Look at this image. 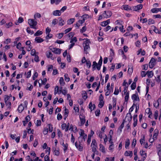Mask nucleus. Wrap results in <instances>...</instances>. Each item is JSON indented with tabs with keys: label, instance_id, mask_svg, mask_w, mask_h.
Segmentation results:
<instances>
[{
	"label": "nucleus",
	"instance_id": "obj_1",
	"mask_svg": "<svg viewBox=\"0 0 161 161\" xmlns=\"http://www.w3.org/2000/svg\"><path fill=\"white\" fill-rule=\"evenodd\" d=\"M90 43V41L88 39H86V41H85L83 43V47L85 52L86 54L88 53V51L90 49V47L89 46V44Z\"/></svg>",
	"mask_w": 161,
	"mask_h": 161
},
{
	"label": "nucleus",
	"instance_id": "obj_2",
	"mask_svg": "<svg viewBox=\"0 0 161 161\" xmlns=\"http://www.w3.org/2000/svg\"><path fill=\"white\" fill-rule=\"evenodd\" d=\"M28 23L31 28L35 29H37L36 25H37V22L33 19H29L28 20Z\"/></svg>",
	"mask_w": 161,
	"mask_h": 161
},
{
	"label": "nucleus",
	"instance_id": "obj_3",
	"mask_svg": "<svg viewBox=\"0 0 161 161\" xmlns=\"http://www.w3.org/2000/svg\"><path fill=\"white\" fill-rule=\"evenodd\" d=\"M103 18L107 19L110 18L112 15L111 11L110 10H105L103 13Z\"/></svg>",
	"mask_w": 161,
	"mask_h": 161
},
{
	"label": "nucleus",
	"instance_id": "obj_4",
	"mask_svg": "<svg viewBox=\"0 0 161 161\" xmlns=\"http://www.w3.org/2000/svg\"><path fill=\"white\" fill-rule=\"evenodd\" d=\"M156 60L152 58L149 63V66L150 68L152 69L155 65Z\"/></svg>",
	"mask_w": 161,
	"mask_h": 161
},
{
	"label": "nucleus",
	"instance_id": "obj_5",
	"mask_svg": "<svg viewBox=\"0 0 161 161\" xmlns=\"http://www.w3.org/2000/svg\"><path fill=\"white\" fill-rule=\"evenodd\" d=\"M49 49L51 50L52 52L54 53H55L59 54L61 53V49L56 48H50Z\"/></svg>",
	"mask_w": 161,
	"mask_h": 161
},
{
	"label": "nucleus",
	"instance_id": "obj_6",
	"mask_svg": "<svg viewBox=\"0 0 161 161\" xmlns=\"http://www.w3.org/2000/svg\"><path fill=\"white\" fill-rule=\"evenodd\" d=\"M80 125L82 126L84 125L85 122V117L84 115L80 114Z\"/></svg>",
	"mask_w": 161,
	"mask_h": 161
},
{
	"label": "nucleus",
	"instance_id": "obj_7",
	"mask_svg": "<svg viewBox=\"0 0 161 161\" xmlns=\"http://www.w3.org/2000/svg\"><path fill=\"white\" fill-rule=\"evenodd\" d=\"M80 142H79V143L78 144L77 142H76L75 145L76 147L80 151L82 150L83 145L80 143Z\"/></svg>",
	"mask_w": 161,
	"mask_h": 161
},
{
	"label": "nucleus",
	"instance_id": "obj_8",
	"mask_svg": "<svg viewBox=\"0 0 161 161\" xmlns=\"http://www.w3.org/2000/svg\"><path fill=\"white\" fill-rule=\"evenodd\" d=\"M132 99L134 101H139V99L137 93L133 94L131 97Z\"/></svg>",
	"mask_w": 161,
	"mask_h": 161
},
{
	"label": "nucleus",
	"instance_id": "obj_9",
	"mask_svg": "<svg viewBox=\"0 0 161 161\" xmlns=\"http://www.w3.org/2000/svg\"><path fill=\"white\" fill-rule=\"evenodd\" d=\"M143 7L142 5V4H139L136 6L133 7L134 10L135 11H137L141 9Z\"/></svg>",
	"mask_w": 161,
	"mask_h": 161
},
{
	"label": "nucleus",
	"instance_id": "obj_10",
	"mask_svg": "<svg viewBox=\"0 0 161 161\" xmlns=\"http://www.w3.org/2000/svg\"><path fill=\"white\" fill-rule=\"evenodd\" d=\"M103 62V59L102 58L101 56L100 57V59L98 61V65L97 67V69L99 70H100L101 67L102 63Z\"/></svg>",
	"mask_w": 161,
	"mask_h": 161
},
{
	"label": "nucleus",
	"instance_id": "obj_11",
	"mask_svg": "<svg viewBox=\"0 0 161 161\" xmlns=\"http://www.w3.org/2000/svg\"><path fill=\"white\" fill-rule=\"evenodd\" d=\"M151 12L153 13H157L159 12H161V8H154L152 9Z\"/></svg>",
	"mask_w": 161,
	"mask_h": 161
},
{
	"label": "nucleus",
	"instance_id": "obj_12",
	"mask_svg": "<svg viewBox=\"0 0 161 161\" xmlns=\"http://www.w3.org/2000/svg\"><path fill=\"white\" fill-rule=\"evenodd\" d=\"M46 55L47 58H50L51 59L53 60L54 58L53 57V54L50 51H47L46 53Z\"/></svg>",
	"mask_w": 161,
	"mask_h": 161
},
{
	"label": "nucleus",
	"instance_id": "obj_13",
	"mask_svg": "<svg viewBox=\"0 0 161 161\" xmlns=\"http://www.w3.org/2000/svg\"><path fill=\"white\" fill-rule=\"evenodd\" d=\"M140 154L143 157V160H144L147 157L146 153L143 150L140 151Z\"/></svg>",
	"mask_w": 161,
	"mask_h": 161
},
{
	"label": "nucleus",
	"instance_id": "obj_14",
	"mask_svg": "<svg viewBox=\"0 0 161 161\" xmlns=\"http://www.w3.org/2000/svg\"><path fill=\"white\" fill-rule=\"evenodd\" d=\"M53 14L54 16H59L61 15V12L59 10H56L53 12Z\"/></svg>",
	"mask_w": 161,
	"mask_h": 161
},
{
	"label": "nucleus",
	"instance_id": "obj_15",
	"mask_svg": "<svg viewBox=\"0 0 161 161\" xmlns=\"http://www.w3.org/2000/svg\"><path fill=\"white\" fill-rule=\"evenodd\" d=\"M6 105L7 106V110H10L11 109V103L9 101H5Z\"/></svg>",
	"mask_w": 161,
	"mask_h": 161
},
{
	"label": "nucleus",
	"instance_id": "obj_16",
	"mask_svg": "<svg viewBox=\"0 0 161 161\" xmlns=\"http://www.w3.org/2000/svg\"><path fill=\"white\" fill-rule=\"evenodd\" d=\"M87 136L86 135H84L82 136H80L78 138L79 142H82L83 140H84V141H85L86 139L87 138Z\"/></svg>",
	"mask_w": 161,
	"mask_h": 161
},
{
	"label": "nucleus",
	"instance_id": "obj_17",
	"mask_svg": "<svg viewBox=\"0 0 161 161\" xmlns=\"http://www.w3.org/2000/svg\"><path fill=\"white\" fill-rule=\"evenodd\" d=\"M132 119V116L130 113H127L125 117V119H127L128 121H130Z\"/></svg>",
	"mask_w": 161,
	"mask_h": 161
},
{
	"label": "nucleus",
	"instance_id": "obj_18",
	"mask_svg": "<svg viewBox=\"0 0 161 161\" xmlns=\"http://www.w3.org/2000/svg\"><path fill=\"white\" fill-rule=\"evenodd\" d=\"M122 8L127 11H129L131 10V7L127 5H123L122 6Z\"/></svg>",
	"mask_w": 161,
	"mask_h": 161
},
{
	"label": "nucleus",
	"instance_id": "obj_19",
	"mask_svg": "<svg viewBox=\"0 0 161 161\" xmlns=\"http://www.w3.org/2000/svg\"><path fill=\"white\" fill-rule=\"evenodd\" d=\"M133 155L132 152L131 151H126L125 152V156H129L130 157H131Z\"/></svg>",
	"mask_w": 161,
	"mask_h": 161
},
{
	"label": "nucleus",
	"instance_id": "obj_20",
	"mask_svg": "<svg viewBox=\"0 0 161 161\" xmlns=\"http://www.w3.org/2000/svg\"><path fill=\"white\" fill-rule=\"evenodd\" d=\"M35 41L37 43H40L43 42L44 41V40L40 37H37L35 38Z\"/></svg>",
	"mask_w": 161,
	"mask_h": 161
},
{
	"label": "nucleus",
	"instance_id": "obj_21",
	"mask_svg": "<svg viewBox=\"0 0 161 161\" xmlns=\"http://www.w3.org/2000/svg\"><path fill=\"white\" fill-rule=\"evenodd\" d=\"M24 109V107L22 104H20L18 106L17 109L19 113H21Z\"/></svg>",
	"mask_w": 161,
	"mask_h": 161
},
{
	"label": "nucleus",
	"instance_id": "obj_22",
	"mask_svg": "<svg viewBox=\"0 0 161 161\" xmlns=\"http://www.w3.org/2000/svg\"><path fill=\"white\" fill-rule=\"evenodd\" d=\"M51 3L53 4L55 3L56 5L58 4L60 2H61L62 0H50Z\"/></svg>",
	"mask_w": 161,
	"mask_h": 161
},
{
	"label": "nucleus",
	"instance_id": "obj_23",
	"mask_svg": "<svg viewBox=\"0 0 161 161\" xmlns=\"http://www.w3.org/2000/svg\"><path fill=\"white\" fill-rule=\"evenodd\" d=\"M84 22H85L82 19L79 20L77 22H76L75 25L76 26L79 28V26L80 25H82V24L84 23Z\"/></svg>",
	"mask_w": 161,
	"mask_h": 161
},
{
	"label": "nucleus",
	"instance_id": "obj_24",
	"mask_svg": "<svg viewBox=\"0 0 161 161\" xmlns=\"http://www.w3.org/2000/svg\"><path fill=\"white\" fill-rule=\"evenodd\" d=\"M100 146V148L99 150H100L103 153H106V150L105 149V148L104 147V146L102 144H100L99 145Z\"/></svg>",
	"mask_w": 161,
	"mask_h": 161
},
{
	"label": "nucleus",
	"instance_id": "obj_25",
	"mask_svg": "<svg viewBox=\"0 0 161 161\" xmlns=\"http://www.w3.org/2000/svg\"><path fill=\"white\" fill-rule=\"evenodd\" d=\"M69 130L74 131L76 132L77 131V128L75 126H73L72 125H70L69 128Z\"/></svg>",
	"mask_w": 161,
	"mask_h": 161
},
{
	"label": "nucleus",
	"instance_id": "obj_26",
	"mask_svg": "<svg viewBox=\"0 0 161 161\" xmlns=\"http://www.w3.org/2000/svg\"><path fill=\"white\" fill-rule=\"evenodd\" d=\"M110 23V20L108 19L106 21L102 22L101 23V25L103 26H105Z\"/></svg>",
	"mask_w": 161,
	"mask_h": 161
},
{
	"label": "nucleus",
	"instance_id": "obj_27",
	"mask_svg": "<svg viewBox=\"0 0 161 161\" xmlns=\"http://www.w3.org/2000/svg\"><path fill=\"white\" fill-rule=\"evenodd\" d=\"M158 155H161V144H159L157 147Z\"/></svg>",
	"mask_w": 161,
	"mask_h": 161
},
{
	"label": "nucleus",
	"instance_id": "obj_28",
	"mask_svg": "<svg viewBox=\"0 0 161 161\" xmlns=\"http://www.w3.org/2000/svg\"><path fill=\"white\" fill-rule=\"evenodd\" d=\"M154 134L153 135V137L155 138H157V136H158V129H156L154 131Z\"/></svg>",
	"mask_w": 161,
	"mask_h": 161
},
{
	"label": "nucleus",
	"instance_id": "obj_29",
	"mask_svg": "<svg viewBox=\"0 0 161 161\" xmlns=\"http://www.w3.org/2000/svg\"><path fill=\"white\" fill-rule=\"evenodd\" d=\"M89 17V16L88 14H84L81 16V18L84 22L86 20L88 19Z\"/></svg>",
	"mask_w": 161,
	"mask_h": 161
},
{
	"label": "nucleus",
	"instance_id": "obj_30",
	"mask_svg": "<svg viewBox=\"0 0 161 161\" xmlns=\"http://www.w3.org/2000/svg\"><path fill=\"white\" fill-rule=\"evenodd\" d=\"M89 108L91 109V111L93 110L95 108V104H92V102L90 103L89 104Z\"/></svg>",
	"mask_w": 161,
	"mask_h": 161
},
{
	"label": "nucleus",
	"instance_id": "obj_31",
	"mask_svg": "<svg viewBox=\"0 0 161 161\" xmlns=\"http://www.w3.org/2000/svg\"><path fill=\"white\" fill-rule=\"evenodd\" d=\"M113 99V108H114L116 107V98L114 97L112 98Z\"/></svg>",
	"mask_w": 161,
	"mask_h": 161
},
{
	"label": "nucleus",
	"instance_id": "obj_32",
	"mask_svg": "<svg viewBox=\"0 0 161 161\" xmlns=\"http://www.w3.org/2000/svg\"><path fill=\"white\" fill-rule=\"evenodd\" d=\"M57 93L60 94L61 93V92L59 89V87L58 86H56L55 89L54 94L56 95Z\"/></svg>",
	"mask_w": 161,
	"mask_h": 161
},
{
	"label": "nucleus",
	"instance_id": "obj_33",
	"mask_svg": "<svg viewBox=\"0 0 161 161\" xmlns=\"http://www.w3.org/2000/svg\"><path fill=\"white\" fill-rule=\"evenodd\" d=\"M98 65V64L96 63V61H94L93 62V64L92 65V69L93 70H95L96 68H97V67Z\"/></svg>",
	"mask_w": 161,
	"mask_h": 161
},
{
	"label": "nucleus",
	"instance_id": "obj_34",
	"mask_svg": "<svg viewBox=\"0 0 161 161\" xmlns=\"http://www.w3.org/2000/svg\"><path fill=\"white\" fill-rule=\"evenodd\" d=\"M147 75L148 77L152 78L153 76V73L152 71H148L147 72Z\"/></svg>",
	"mask_w": 161,
	"mask_h": 161
},
{
	"label": "nucleus",
	"instance_id": "obj_35",
	"mask_svg": "<svg viewBox=\"0 0 161 161\" xmlns=\"http://www.w3.org/2000/svg\"><path fill=\"white\" fill-rule=\"evenodd\" d=\"M42 34V31H40L38 30L37 31V32L35 33L34 34V36H40Z\"/></svg>",
	"mask_w": 161,
	"mask_h": 161
},
{
	"label": "nucleus",
	"instance_id": "obj_36",
	"mask_svg": "<svg viewBox=\"0 0 161 161\" xmlns=\"http://www.w3.org/2000/svg\"><path fill=\"white\" fill-rule=\"evenodd\" d=\"M115 23L116 25H118L120 26L123 25V22L120 20H118L115 21Z\"/></svg>",
	"mask_w": 161,
	"mask_h": 161
},
{
	"label": "nucleus",
	"instance_id": "obj_37",
	"mask_svg": "<svg viewBox=\"0 0 161 161\" xmlns=\"http://www.w3.org/2000/svg\"><path fill=\"white\" fill-rule=\"evenodd\" d=\"M59 83L62 86H64L65 84L64 79L63 77H60L59 80Z\"/></svg>",
	"mask_w": 161,
	"mask_h": 161
},
{
	"label": "nucleus",
	"instance_id": "obj_38",
	"mask_svg": "<svg viewBox=\"0 0 161 161\" xmlns=\"http://www.w3.org/2000/svg\"><path fill=\"white\" fill-rule=\"evenodd\" d=\"M75 19L71 18L67 21V24L68 25H70L72 24L75 21Z\"/></svg>",
	"mask_w": 161,
	"mask_h": 161
},
{
	"label": "nucleus",
	"instance_id": "obj_39",
	"mask_svg": "<svg viewBox=\"0 0 161 161\" xmlns=\"http://www.w3.org/2000/svg\"><path fill=\"white\" fill-rule=\"evenodd\" d=\"M41 17V15L39 13H36L34 16V18L35 19H36V18H40Z\"/></svg>",
	"mask_w": 161,
	"mask_h": 161
},
{
	"label": "nucleus",
	"instance_id": "obj_40",
	"mask_svg": "<svg viewBox=\"0 0 161 161\" xmlns=\"http://www.w3.org/2000/svg\"><path fill=\"white\" fill-rule=\"evenodd\" d=\"M26 31L28 34L31 35L33 34L34 33V32L32 31H31L29 27H27L26 29Z\"/></svg>",
	"mask_w": 161,
	"mask_h": 161
},
{
	"label": "nucleus",
	"instance_id": "obj_41",
	"mask_svg": "<svg viewBox=\"0 0 161 161\" xmlns=\"http://www.w3.org/2000/svg\"><path fill=\"white\" fill-rule=\"evenodd\" d=\"M129 92H127L126 94H125V102H127L129 99Z\"/></svg>",
	"mask_w": 161,
	"mask_h": 161
},
{
	"label": "nucleus",
	"instance_id": "obj_42",
	"mask_svg": "<svg viewBox=\"0 0 161 161\" xmlns=\"http://www.w3.org/2000/svg\"><path fill=\"white\" fill-rule=\"evenodd\" d=\"M59 19H60L59 20V25L61 26H62L64 25V24L65 23V22L64 20H63L61 18H59Z\"/></svg>",
	"mask_w": 161,
	"mask_h": 161
},
{
	"label": "nucleus",
	"instance_id": "obj_43",
	"mask_svg": "<svg viewBox=\"0 0 161 161\" xmlns=\"http://www.w3.org/2000/svg\"><path fill=\"white\" fill-rule=\"evenodd\" d=\"M136 83L135 82H133L131 85V87L132 90H134L136 88Z\"/></svg>",
	"mask_w": 161,
	"mask_h": 161
},
{
	"label": "nucleus",
	"instance_id": "obj_44",
	"mask_svg": "<svg viewBox=\"0 0 161 161\" xmlns=\"http://www.w3.org/2000/svg\"><path fill=\"white\" fill-rule=\"evenodd\" d=\"M114 157H111L110 158H106L105 159V161H114Z\"/></svg>",
	"mask_w": 161,
	"mask_h": 161
},
{
	"label": "nucleus",
	"instance_id": "obj_45",
	"mask_svg": "<svg viewBox=\"0 0 161 161\" xmlns=\"http://www.w3.org/2000/svg\"><path fill=\"white\" fill-rule=\"evenodd\" d=\"M145 141V136L144 135L143 136L142 138H141L140 140V144L142 145V144Z\"/></svg>",
	"mask_w": 161,
	"mask_h": 161
},
{
	"label": "nucleus",
	"instance_id": "obj_46",
	"mask_svg": "<svg viewBox=\"0 0 161 161\" xmlns=\"http://www.w3.org/2000/svg\"><path fill=\"white\" fill-rule=\"evenodd\" d=\"M104 102L103 100L100 101L99 103L98 104V106L100 108H102L103 106Z\"/></svg>",
	"mask_w": 161,
	"mask_h": 161
},
{
	"label": "nucleus",
	"instance_id": "obj_47",
	"mask_svg": "<svg viewBox=\"0 0 161 161\" xmlns=\"http://www.w3.org/2000/svg\"><path fill=\"white\" fill-rule=\"evenodd\" d=\"M159 99L157 101L155 102L153 104L154 106L156 108L158 107L159 105V102H158Z\"/></svg>",
	"mask_w": 161,
	"mask_h": 161
},
{
	"label": "nucleus",
	"instance_id": "obj_48",
	"mask_svg": "<svg viewBox=\"0 0 161 161\" xmlns=\"http://www.w3.org/2000/svg\"><path fill=\"white\" fill-rule=\"evenodd\" d=\"M60 143L63 146V147H64L65 149H67L68 146L67 144H64L63 141L61 142Z\"/></svg>",
	"mask_w": 161,
	"mask_h": 161
},
{
	"label": "nucleus",
	"instance_id": "obj_49",
	"mask_svg": "<svg viewBox=\"0 0 161 161\" xmlns=\"http://www.w3.org/2000/svg\"><path fill=\"white\" fill-rule=\"evenodd\" d=\"M91 145H92H92H93V147H97V142H96V141L95 140L93 139L92 140Z\"/></svg>",
	"mask_w": 161,
	"mask_h": 161
},
{
	"label": "nucleus",
	"instance_id": "obj_50",
	"mask_svg": "<svg viewBox=\"0 0 161 161\" xmlns=\"http://www.w3.org/2000/svg\"><path fill=\"white\" fill-rule=\"evenodd\" d=\"M118 28H119L121 32H124L125 31V30H123V25H120L119 26H118Z\"/></svg>",
	"mask_w": 161,
	"mask_h": 161
},
{
	"label": "nucleus",
	"instance_id": "obj_51",
	"mask_svg": "<svg viewBox=\"0 0 161 161\" xmlns=\"http://www.w3.org/2000/svg\"><path fill=\"white\" fill-rule=\"evenodd\" d=\"M68 109L65 108L64 110V116H65V117H67L68 116Z\"/></svg>",
	"mask_w": 161,
	"mask_h": 161
},
{
	"label": "nucleus",
	"instance_id": "obj_52",
	"mask_svg": "<svg viewBox=\"0 0 161 161\" xmlns=\"http://www.w3.org/2000/svg\"><path fill=\"white\" fill-rule=\"evenodd\" d=\"M47 35L46 37V38L47 39H49L53 37V35L52 34H50L49 33H47Z\"/></svg>",
	"mask_w": 161,
	"mask_h": 161
},
{
	"label": "nucleus",
	"instance_id": "obj_53",
	"mask_svg": "<svg viewBox=\"0 0 161 161\" xmlns=\"http://www.w3.org/2000/svg\"><path fill=\"white\" fill-rule=\"evenodd\" d=\"M64 79L66 81L68 82L69 81L70 79L69 77L68 74H65L64 75Z\"/></svg>",
	"mask_w": 161,
	"mask_h": 161
},
{
	"label": "nucleus",
	"instance_id": "obj_54",
	"mask_svg": "<svg viewBox=\"0 0 161 161\" xmlns=\"http://www.w3.org/2000/svg\"><path fill=\"white\" fill-rule=\"evenodd\" d=\"M130 145V141L129 139L127 140L125 143V147L127 148Z\"/></svg>",
	"mask_w": 161,
	"mask_h": 161
},
{
	"label": "nucleus",
	"instance_id": "obj_55",
	"mask_svg": "<svg viewBox=\"0 0 161 161\" xmlns=\"http://www.w3.org/2000/svg\"><path fill=\"white\" fill-rule=\"evenodd\" d=\"M48 129L49 131H50V132H52L53 130V125L51 124H48Z\"/></svg>",
	"mask_w": 161,
	"mask_h": 161
},
{
	"label": "nucleus",
	"instance_id": "obj_56",
	"mask_svg": "<svg viewBox=\"0 0 161 161\" xmlns=\"http://www.w3.org/2000/svg\"><path fill=\"white\" fill-rule=\"evenodd\" d=\"M154 20L152 19H150L148 20V24L149 25H151L154 23Z\"/></svg>",
	"mask_w": 161,
	"mask_h": 161
},
{
	"label": "nucleus",
	"instance_id": "obj_57",
	"mask_svg": "<svg viewBox=\"0 0 161 161\" xmlns=\"http://www.w3.org/2000/svg\"><path fill=\"white\" fill-rule=\"evenodd\" d=\"M28 86H30L29 87H27L26 89L30 91H31L33 88V86L30 84H28Z\"/></svg>",
	"mask_w": 161,
	"mask_h": 161
},
{
	"label": "nucleus",
	"instance_id": "obj_58",
	"mask_svg": "<svg viewBox=\"0 0 161 161\" xmlns=\"http://www.w3.org/2000/svg\"><path fill=\"white\" fill-rule=\"evenodd\" d=\"M154 116L155 119H157L158 116V111H156L155 112Z\"/></svg>",
	"mask_w": 161,
	"mask_h": 161
},
{
	"label": "nucleus",
	"instance_id": "obj_59",
	"mask_svg": "<svg viewBox=\"0 0 161 161\" xmlns=\"http://www.w3.org/2000/svg\"><path fill=\"white\" fill-rule=\"evenodd\" d=\"M86 30V26H83L80 30V32L82 33L85 32Z\"/></svg>",
	"mask_w": 161,
	"mask_h": 161
},
{
	"label": "nucleus",
	"instance_id": "obj_60",
	"mask_svg": "<svg viewBox=\"0 0 161 161\" xmlns=\"http://www.w3.org/2000/svg\"><path fill=\"white\" fill-rule=\"evenodd\" d=\"M119 54L123 55L124 57H125V56L124 55V53L123 51L121 49H120L119 50Z\"/></svg>",
	"mask_w": 161,
	"mask_h": 161
},
{
	"label": "nucleus",
	"instance_id": "obj_61",
	"mask_svg": "<svg viewBox=\"0 0 161 161\" xmlns=\"http://www.w3.org/2000/svg\"><path fill=\"white\" fill-rule=\"evenodd\" d=\"M86 64L87 66L89 68L91 67V64L90 61H86Z\"/></svg>",
	"mask_w": 161,
	"mask_h": 161
},
{
	"label": "nucleus",
	"instance_id": "obj_62",
	"mask_svg": "<svg viewBox=\"0 0 161 161\" xmlns=\"http://www.w3.org/2000/svg\"><path fill=\"white\" fill-rule=\"evenodd\" d=\"M6 27L7 28H9V27L12 26V23L11 22H9L8 24H6L5 25Z\"/></svg>",
	"mask_w": 161,
	"mask_h": 161
},
{
	"label": "nucleus",
	"instance_id": "obj_63",
	"mask_svg": "<svg viewBox=\"0 0 161 161\" xmlns=\"http://www.w3.org/2000/svg\"><path fill=\"white\" fill-rule=\"evenodd\" d=\"M36 51L35 49H32L31 51V54L32 56H35L36 54Z\"/></svg>",
	"mask_w": 161,
	"mask_h": 161
},
{
	"label": "nucleus",
	"instance_id": "obj_64",
	"mask_svg": "<svg viewBox=\"0 0 161 161\" xmlns=\"http://www.w3.org/2000/svg\"><path fill=\"white\" fill-rule=\"evenodd\" d=\"M58 38L59 39H61L62 38V37L63 36V35H64V33H61L58 34Z\"/></svg>",
	"mask_w": 161,
	"mask_h": 161
}]
</instances>
